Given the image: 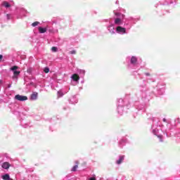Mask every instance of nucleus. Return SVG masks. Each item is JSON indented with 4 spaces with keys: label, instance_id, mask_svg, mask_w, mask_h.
<instances>
[{
    "label": "nucleus",
    "instance_id": "f8f14e48",
    "mask_svg": "<svg viewBox=\"0 0 180 180\" xmlns=\"http://www.w3.org/2000/svg\"><path fill=\"white\" fill-rule=\"evenodd\" d=\"M136 62H137V58L132 56V58H131V64H136Z\"/></svg>",
    "mask_w": 180,
    "mask_h": 180
},
{
    "label": "nucleus",
    "instance_id": "20e7f679",
    "mask_svg": "<svg viewBox=\"0 0 180 180\" xmlns=\"http://www.w3.org/2000/svg\"><path fill=\"white\" fill-rule=\"evenodd\" d=\"M116 32L117 33H119V34H124V33H126V28L121 26H117L116 27Z\"/></svg>",
    "mask_w": 180,
    "mask_h": 180
},
{
    "label": "nucleus",
    "instance_id": "a211bd4d",
    "mask_svg": "<svg viewBox=\"0 0 180 180\" xmlns=\"http://www.w3.org/2000/svg\"><path fill=\"white\" fill-rule=\"evenodd\" d=\"M57 50H58V49H57V47H56V46H53V47L51 48V51H53V53L57 52Z\"/></svg>",
    "mask_w": 180,
    "mask_h": 180
},
{
    "label": "nucleus",
    "instance_id": "4468645a",
    "mask_svg": "<svg viewBox=\"0 0 180 180\" xmlns=\"http://www.w3.org/2000/svg\"><path fill=\"white\" fill-rule=\"evenodd\" d=\"M2 6L5 8H9L11 6V4H9V3H8L7 1H4L2 3Z\"/></svg>",
    "mask_w": 180,
    "mask_h": 180
},
{
    "label": "nucleus",
    "instance_id": "6ab92c4d",
    "mask_svg": "<svg viewBox=\"0 0 180 180\" xmlns=\"http://www.w3.org/2000/svg\"><path fill=\"white\" fill-rule=\"evenodd\" d=\"M44 72L46 73V74H48V72H50V69H49V68H45L44 69Z\"/></svg>",
    "mask_w": 180,
    "mask_h": 180
},
{
    "label": "nucleus",
    "instance_id": "412c9836",
    "mask_svg": "<svg viewBox=\"0 0 180 180\" xmlns=\"http://www.w3.org/2000/svg\"><path fill=\"white\" fill-rule=\"evenodd\" d=\"M58 96H63L64 94L63 93L62 91H58Z\"/></svg>",
    "mask_w": 180,
    "mask_h": 180
},
{
    "label": "nucleus",
    "instance_id": "2eb2a0df",
    "mask_svg": "<svg viewBox=\"0 0 180 180\" xmlns=\"http://www.w3.org/2000/svg\"><path fill=\"white\" fill-rule=\"evenodd\" d=\"M117 109H118V113H120V115H122L123 114V107L118 106Z\"/></svg>",
    "mask_w": 180,
    "mask_h": 180
},
{
    "label": "nucleus",
    "instance_id": "a878e982",
    "mask_svg": "<svg viewBox=\"0 0 180 180\" xmlns=\"http://www.w3.org/2000/svg\"><path fill=\"white\" fill-rule=\"evenodd\" d=\"M146 75L148 76L150 75V73H146Z\"/></svg>",
    "mask_w": 180,
    "mask_h": 180
},
{
    "label": "nucleus",
    "instance_id": "7ed1b4c3",
    "mask_svg": "<svg viewBox=\"0 0 180 180\" xmlns=\"http://www.w3.org/2000/svg\"><path fill=\"white\" fill-rule=\"evenodd\" d=\"M15 99H16V101H20L21 102H23L25 101H27V96L17 94L15 96Z\"/></svg>",
    "mask_w": 180,
    "mask_h": 180
},
{
    "label": "nucleus",
    "instance_id": "4be33fe9",
    "mask_svg": "<svg viewBox=\"0 0 180 180\" xmlns=\"http://www.w3.org/2000/svg\"><path fill=\"white\" fill-rule=\"evenodd\" d=\"M6 19L7 20H9V19H11V14H6Z\"/></svg>",
    "mask_w": 180,
    "mask_h": 180
},
{
    "label": "nucleus",
    "instance_id": "5701e85b",
    "mask_svg": "<svg viewBox=\"0 0 180 180\" xmlns=\"http://www.w3.org/2000/svg\"><path fill=\"white\" fill-rule=\"evenodd\" d=\"M75 53H76L75 51H70V54H75Z\"/></svg>",
    "mask_w": 180,
    "mask_h": 180
},
{
    "label": "nucleus",
    "instance_id": "b1692460",
    "mask_svg": "<svg viewBox=\"0 0 180 180\" xmlns=\"http://www.w3.org/2000/svg\"><path fill=\"white\" fill-rule=\"evenodd\" d=\"M2 58H4V56L2 55H0V62L2 61Z\"/></svg>",
    "mask_w": 180,
    "mask_h": 180
},
{
    "label": "nucleus",
    "instance_id": "1a4fd4ad",
    "mask_svg": "<svg viewBox=\"0 0 180 180\" xmlns=\"http://www.w3.org/2000/svg\"><path fill=\"white\" fill-rule=\"evenodd\" d=\"M72 79H73V81H75L76 82H78L79 81V76H78V75L77 74H74L72 77H71Z\"/></svg>",
    "mask_w": 180,
    "mask_h": 180
},
{
    "label": "nucleus",
    "instance_id": "9b49d317",
    "mask_svg": "<svg viewBox=\"0 0 180 180\" xmlns=\"http://www.w3.org/2000/svg\"><path fill=\"white\" fill-rule=\"evenodd\" d=\"M38 30L39 33H46V32H47V29L46 27L43 28L41 27H39Z\"/></svg>",
    "mask_w": 180,
    "mask_h": 180
},
{
    "label": "nucleus",
    "instance_id": "9d476101",
    "mask_svg": "<svg viewBox=\"0 0 180 180\" xmlns=\"http://www.w3.org/2000/svg\"><path fill=\"white\" fill-rule=\"evenodd\" d=\"M124 160V155L120 156V158L118 160H117V164L120 165V164H122L123 162V160Z\"/></svg>",
    "mask_w": 180,
    "mask_h": 180
},
{
    "label": "nucleus",
    "instance_id": "f3484780",
    "mask_svg": "<svg viewBox=\"0 0 180 180\" xmlns=\"http://www.w3.org/2000/svg\"><path fill=\"white\" fill-rule=\"evenodd\" d=\"M78 168V165H75L72 168V171L73 172H75V171H77V169Z\"/></svg>",
    "mask_w": 180,
    "mask_h": 180
},
{
    "label": "nucleus",
    "instance_id": "aec40b11",
    "mask_svg": "<svg viewBox=\"0 0 180 180\" xmlns=\"http://www.w3.org/2000/svg\"><path fill=\"white\" fill-rule=\"evenodd\" d=\"M40 22H34L32 24V26H33V27H35V26H37V25H39Z\"/></svg>",
    "mask_w": 180,
    "mask_h": 180
},
{
    "label": "nucleus",
    "instance_id": "cd10ccee",
    "mask_svg": "<svg viewBox=\"0 0 180 180\" xmlns=\"http://www.w3.org/2000/svg\"><path fill=\"white\" fill-rule=\"evenodd\" d=\"M121 102H123V100L120 99Z\"/></svg>",
    "mask_w": 180,
    "mask_h": 180
},
{
    "label": "nucleus",
    "instance_id": "393cba45",
    "mask_svg": "<svg viewBox=\"0 0 180 180\" xmlns=\"http://www.w3.org/2000/svg\"><path fill=\"white\" fill-rule=\"evenodd\" d=\"M89 180H96V179L95 177H91L89 179Z\"/></svg>",
    "mask_w": 180,
    "mask_h": 180
},
{
    "label": "nucleus",
    "instance_id": "bb28decb",
    "mask_svg": "<svg viewBox=\"0 0 180 180\" xmlns=\"http://www.w3.org/2000/svg\"><path fill=\"white\" fill-rule=\"evenodd\" d=\"M115 15H116L117 16H119V13H115Z\"/></svg>",
    "mask_w": 180,
    "mask_h": 180
},
{
    "label": "nucleus",
    "instance_id": "39448f33",
    "mask_svg": "<svg viewBox=\"0 0 180 180\" xmlns=\"http://www.w3.org/2000/svg\"><path fill=\"white\" fill-rule=\"evenodd\" d=\"M107 29L111 34H115V26L113 25V24H110L109 26H108Z\"/></svg>",
    "mask_w": 180,
    "mask_h": 180
},
{
    "label": "nucleus",
    "instance_id": "f03ea898",
    "mask_svg": "<svg viewBox=\"0 0 180 180\" xmlns=\"http://www.w3.org/2000/svg\"><path fill=\"white\" fill-rule=\"evenodd\" d=\"M18 69V66H13L11 68V70L13 71V79H18V76L19 75V74H20V71H18L16 70Z\"/></svg>",
    "mask_w": 180,
    "mask_h": 180
},
{
    "label": "nucleus",
    "instance_id": "423d86ee",
    "mask_svg": "<svg viewBox=\"0 0 180 180\" xmlns=\"http://www.w3.org/2000/svg\"><path fill=\"white\" fill-rule=\"evenodd\" d=\"M114 23L115 25H117V26H120L123 25V20L119 18H117L115 19Z\"/></svg>",
    "mask_w": 180,
    "mask_h": 180
},
{
    "label": "nucleus",
    "instance_id": "ddd939ff",
    "mask_svg": "<svg viewBox=\"0 0 180 180\" xmlns=\"http://www.w3.org/2000/svg\"><path fill=\"white\" fill-rule=\"evenodd\" d=\"M2 179L10 180L11 177L9 176V174H6L2 176Z\"/></svg>",
    "mask_w": 180,
    "mask_h": 180
},
{
    "label": "nucleus",
    "instance_id": "f257e3e1",
    "mask_svg": "<svg viewBox=\"0 0 180 180\" xmlns=\"http://www.w3.org/2000/svg\"><path fill=\"white\" fill-rule=\"evenodd\" d=\"M159 131L160 129H158L157 127H152V133H153L155 136H157L158 139H160V141H162V136L160 135Z\"/></svg>",
    "mask_w": 180,
    "mask_h": 180
},
{
    "label": "nucleus",
    "instance_id": "c85d7f7f",
    "mask_svg": "<svg viewBox=\"0 0 180 180\" xmlns=\"http://www.w3.org/2000/svg\"><path fill=\"white\" fill-rule=\"evenodd\" d=\"M163 121L165 122V119H164Z\"/></svg>",
    "mask_w": 180,
    "mask_h": 180
},
{
    "label": "nucleus",
    "instance_id": "0eeeda50",
    "mask_svg": "<svg viewBox=\"0 0 180 180\" xmlns=\"http://www.w3.org/2000/svg\"><path fill=\"white\" fill-rule=\"evenodd\" d=\"M38 96H39V94L37 92H33L31 94L30 99L31 101H37Z\"/></svg>",
    "mask_w": 180,
    "mask_h": 180
},
{
    "label": "nucleus",
    "instance_id": "6e6552de",
    "mask_svg": "<svg viewBox=\"0 0 180 180\" xmlns=\"http://www.w3.org/2000/svg\"><path fill=\"white\" fill-rule=\"evenodd\" d=\"M2 168L4 169H8L9 167H11V165L8 162H5L1 165Z\"/></svg>",
    "mask_w": 180,
    "mask_h": 180
},
{
    "label": "nucleus",
    "instance_id": "dca6fc26",
    "mask_svg": "<svg viewBox=\"0 0 180 180\" xmlns=\"http://www.w3.org/2000/svg\"><path fill=\"white\" fill-rule=\"evenodd\" d=\"M77 72H79V74H80L82 75H85V70H79L77 71Z\"/></svg>",
    "mask_w": 180,
    "mask_h": 180
}]
</instances>
